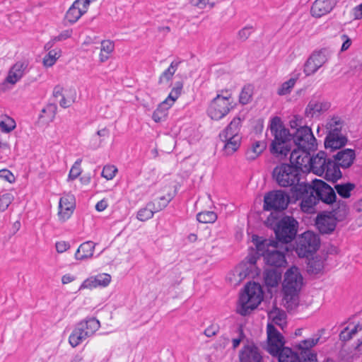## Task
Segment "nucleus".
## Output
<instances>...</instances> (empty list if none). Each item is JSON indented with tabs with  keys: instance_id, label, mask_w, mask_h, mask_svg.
<instances>
[{
	"instance_id": "nucleus-1",
	"label": "nucleus",
	"mask_w": 362,
	"mask_h": 362,
	"mask_svg": "<svg viewBox=\"0 0 362 362\" xmlns=\"http://www.w3.org/2000/svg\"><path fill=\"white\" fill-rule=\"evenodd\" d=\"M272 178L281 187H291V196L300 200L301 210L307 214H314L320 202H332L336 194L331 186L322 180L315 179L311 183L302 180V173L293 165L281 163L272 171Z\"/></svg>"
},
{
	"instance_id": "nucleus-2",
	"label": "nucleus",
	"mask_w": 362,
	"mask_h": 362,
	"mask_svg": "<svg viewBox=\"0 0 362 362\" xmlns=\"http://www.w3.org/2000/svg\"><path fill=\"white\" fill-rule=\"evenodd\" d=\"M270 131L274 136L271 144V152L273 154L286 156L291 151L290 143L293 140L296 149L317 148V139L313 135L312 129L308 126L300 127L293 133L286 129L279 117H274L270 122Z\"/></svg>"
},
{
	"instance_id": "nucleus-3",
	"label": "nucleus",
	"mask_w": 362,
	"mask_h": 362,
	"mask_svg": "<svg viewBox=\"0 0 362 362\" xmlns=\"http://www.w3.org/2000/svg\"><path fill=\"white\" fill-rule=\"evenodd\" d=\"M258 239V236L253 238L256 241L257 253L264 257L265 263L276 268L285 267L287 264L286 253L288 251L287 245L280 244L274 240L264 239L259 241Z\"/></svg>"
},
{
	"instance_id": "nucleus-4",
	"label": "nucleus",
	"mask_w": 362,
	"mask_h": 362,
	"mask_svg": "<svg viewBox=\"0 0 362 362\" xmlns=\"http://www.w3.org/2000/svg\"><path fill=\"white\" fill-rule=\"evenodd\" d=\"M303 276L296 267H292L285 273L283 283V303L288 310L296 309L299 305V293L303 286Z\"/></svg>"
},
{
	"instance_id": "nucleus-5",
	"label": "nucleus",
	"mask_w": 362,
	"mask_h": 362,
	"mask_svg": "<svg viewBox=\"0 0 362 362\" xmlns=\"http://www.w3.org/2000/svg\"><path fill=\"white\" fill-rule=\"evenodd\" d=\"M262 299L263 291L260 284L250 282L245 286L244 293L240 296L236 312L242 316H246L260 304Z\"/></svg>"
},
{
	"instance_id": "nucleus-6",
	"label": "nucleus",
	"mask_w": 362,
	"mask_h": 362,
	"mask_svg": "<svg viewBox=\"0 0 362 362\" xmlns=\"http://www.w3.org/2000/svg\"><path fill=\"white\" fill-rule=\"evenodd\" d=\"M298 223L291 216H284L276 224L274 230L276 241L280 244L287 245L295 238L298 231Z\"/></svg>"
},
{
	"instance_id": "nucleus-7",
	"label": "nucleus",
	"mask_w": 362,
	"mask_h": 362,
	"mask_svg": "<svg viewBox=\"0 0 362 362\" xmlns=\"http://www.w3.org/2000/svg\"><path fill=\"white\" fill-rule=\"evenodd\" d=\"M100 327V323L95 317H90L81 321L76 325L69 337V344L76 347L83 340L92 336Z\"/></svg>"
},
{
	"instance_id": "nucleus-8",
	"label": "nucleus",
	"mask_w": 362,
	"mask_h": 362,
	"mask_svg": "<svg viewBox=\"0 0 362 362\" xmlns=\"http://www.w3.org/2000/svg\"><path fill=\"white\" fill-rule=\"evenodd\" d=\"M320 240L316 233L307 230L300 235L296 240L294 250L299 257H309L320 247Z\"/></svg>"
},
{
	"instance_id": "nucleus-9",
	"label": "nucleus",
	"mask_w": 362,
	"mask_h": 362,
	"mask_svg": "<svg viewBox=\"0 0 362 362\" xmlns=\"http://www.w3.org/2000/svg\"><path fill=\"white\" fill-rule=\"evenodd\" d=\"M233 108L230 101V95L226 91V95H217L211 102L208 108V115L214 120H218L227 115Z\"/></svg>"
},
{
	"instance_id": "nucleus-10",
	"label": "nucleus",
	"mask_w": 362,
	"mask_h": 362,
	"mask_svg": "<svg viewBox=\"0 0 362 362\" xmlns=\"http://www.w3.org/2000/svg\"><path fill=\"white\" fill-rule=\"evenodd\" d=\"M289 202L290 197L286 192L274 190L264 195L263 208L265 211H281L287 208Z\"/></svg>"
},
{
	"instance_id": "nucleus-11",
	"label": "nucleus",
	"mask_w": 362,
	"mask_h": 362,
	"mask_svg": "<svg viewBox=\"0 0 362 362\" xmlns=\"http://www.w3.org/2000/svg\"><path fill=\"white\" fill-rule=\"evenodd\" d=\"M183 88V82L177 81L172 88L168 96L163 100L153 112L152 118L156 122L164 120L167 116L168 110L174 104L180 97Z\"/></svg>"
},
{
	"instance_id": "nucleus-12",
	"label": "nucleus",
	"mask_w": 362,
	"mask_h": 362,
	"mask_svg": "<svg viewBox=\"0 0 362 362\" xmlns=\"http://www.w3.org/2000/svg\"><path fill=\"white\" fill-rule=\"evenodd\" d=\"M329 57V52L326 48L315 51L307 59L304 65L303 71L306 76L314 74L327 61Z\"/></svg>"
},
{
	"instance_id": "nucleus-13",
	"label": "nucleus",
	"mask_w": 362,
	"mask_h": 362,
	"mask_svg": "<svg viewBox=\"0 0 362 362\" xmlns=\"http://www.w3.org/2000/svg\"><path fill=\"white\" fill-rule=\"evenodd\" d=\"M267 351L272 356H276L281 352L284 346V338L283 335L272 325H267Z\"/></svg>"
},
{
	"instance_id": "nucleus-14",
	"label": "nucleus",
	"mask_w": 362,
	"mask_h": 362,
	"mask_svg": "<svg viewBox=\"0 0 362 362\" xmlns=\"http://www.w3.org/2000/svg\"><path fill=\"white\" fill-rule=\"evenodd\" d=\"M311 151V149H293L291 153V164L298 168L300 173L310 172L312 158L310 151Z\"/></svg>"
},
{
	"instance_id": "nucleus-15",
	"label": "nucleus",
	"mask_w": 362,
	"mask_h": 362,
	"mask_svg": "<svg viewBox=\"0 0 362 362\" xmlns=\"http://www.w3.org/2000/svg\"><path fill=\"white\" fill-rule=\"evenodd\" d=\"M174 194L168 193L166 196L160 197L163 203H159L157 206L155 202H148L145 208L141 209L137 213V218L141 221H146L151 218L154 213L165 209L169 202L173 199Z\"/></svg>"
},
{
	"instance_id": "nucleus-16",
	"label": "nucleus",
	"mask_w": 362,
	"mask_h": 362,
	"mask_svg": "<svg viewBox=\"0 0 362 362\" xmlns=\"http://www.w3.org/2000/svg\"><path fill=\"white\" fill-rule=\"evenodd\" d=\"M239 362H264L260 349L254 343L245 344L238 353Z\"/></svg>"
},
{
	"instance_id": "nucleus-17",
	"label": "nucleus",
	"mask_w": 362,
	"mask_h": 362,
	"mask_svg": "<svg viewBox=\"0 0 362 362\" xmlns=\"http://www.w3.org/2000/svg\"><path fill=\"white\" fill-rule=\"evenodd\" d=\"M320 337L310 338L301 341L297 345L296 349L297 352L301 356L303 362H317V355L313 353L311 348L317 344Z\"/></svg>"
},
{
	"instance_id": "nucleus-18",
	"label": "nucleus",
	"mask_w": 362,
	"mask_h": 362,
	"mask_svg": "<svg viewBox=\"0 0 362 362\" xmlns=\"http://www.w3.org/2000/svg\"><path fill=\"white\" fill-rule=\"evenodd\" d=\"M337 223V221L328 212L319 214L315 220V226L321 234L332 233L336 228Z\"/></svg>"
},
{
	"instance_id": "nucleus-19",
	"label": "nucleus",
	"mask_w": 362,
	"mask_h": 362,
	"mask_svg": "<svg viewBox=\"0 0 362 362\" xmlns=\"http://www.w3.org/2000/svg\"><path fill=\"white\" fill-rule=\"evenodd\" d=\"M74 209V197L67 194L60 198L59 203L58 216L62 221L69 219Z\"/></svg>"
},
{
	"instance_id": "nucleus-20",
	"label": "nucleus",
	"mask_w": 362,
	"mask_h": 362,
	"mask_svg": "<svg viewBox=\"0 0 362 362\" xmlns=\"http://www.w3.org/2000/svg\"><path fill=\"white\" fill-rule=\"evenodd\" d=\"M112 277L106 273L99 274L86 279L81 285L79 289L106 287L111 282Z\"/></svg>"
},
{
	"instance_id": "nucleus-21",
	"label": "nucleus",
	"mask_w": 362,
	"mask_h": 362,
	"mask_svg": "<svg viewBox=\"0 0 362 362\" xmlns=\"http://www.w3.org/2000/svg\"><path fill=\"white\" fill-rule=\"evenodd\" d=\"M330 107V103L326 101L310 100L305 110L307 117H317L322 113L327 111Z\"/></svg>"
},
{
	"instance_id": "nucleus-22",
	"label": "nucleus",
	"mask_w": 362,
	"mask_h": 362,
	"mask_svg": "<svg viewBox=\"0 0 362 362\" xmlns=\"http://www.w3.org/2000/svg\"><path fill=\"white\" fill-rule=\"evenodd\" d=\"M333 157L341 168L346 169L354 163L356 153L354 149L345 148L338 151Z\"/></svg>"
},
{
	"instance_id": "nucleus-23",
	"label": "nucleus",
	"mask_w": 362,
	"mask_h": 362,
	"mask_svg": "<svg viewBox=\"0 0 362 362\" xmlns=\"http://www.w3.org/2000/svg\"><path fill=\"white\" fill-rule=\"evenodd\" d=\"M327 204L332 205V211L328 212L331 216L338 222L342 221L347 217L349 214V207L345 201H337V197L334 200L328 203Z\"/></svg>"
},
{
	"instance_id": "nucleus-24",
	"label": "nucleus",
	"mask_w": 362,
	"mask_h": 362,
	"mask_svg": "<svg viewBox=\"0 0 362 362\" xmlns=\"http://www.w3.org/2000/svg\"><path fill=\"white\" fill-rule=\"evenodd\" d=\"M333 0H315L311 7V15L315 18H320L329 13L334 7Z\"/></svg>"
},
{
	"instance_id": "nucleus-25",
	"label": "nucleus",
	"mask_w": 362,
	"mask_h": 362,
	"mask_svg": "<svg viewBox=\"0 0 362 362\" xmlns=\"http://www.w3.org/2000/svg\"><path fill=\"white\" fill-rule=\"evenodd\" d=\"M358 336V342L356 349L362 353L361 347L362 346V325H355L352 329L349 327H345L339 334V339L343 341H347L351 339L354 337Z\"/></svg>"
},
{
	"instance_id": "nucleus-26",
	"label": "nucleus",
	"mask_w": 362,
	"mask_h": 362,
	"mask_svg": "<svg viewBox=\"0 0 362 362\" xmlns=\"http://www.w3.org/2000/svg\"><path fill=\"white\" fill-rule=\"evenodd\" d=\"M28 62H18L12 66L8 71L6 81L11 84L16 83L24 75L28 69Z\"/></svg>"
},
{
	"instance_id": "nucleus-27",
	"label": "nucleus",
	"mask_w": 362,
	"mask_h": 362,
	"mask_svg": "<svg viewBox=\"0 0 362 362\" xmlns=\"http://www.w3.org/2000/svg\"><path fill=\"white\" fill-rule=\"evenodd\" d=\"M312 161L310 162V172L319 176H322L325 173V168L327 161L329 158H327V153L324 151H319L316 156H311Z\"/></svg>"
},
{
	"instance_id": "nucleus-28",
	"label": "nucleus",
	"mask_w": 362,
	"mask_h": 362,
	"mask_svg": "<svg viewBox=\"0 0 362 362\" xmlns=\"http://www.w3.org/2000/svg\"><path fill=\"white\" fill-rule=\"evenodd\" d=\"M340 166L335 161V160L329 159L325 168L324 177L333 182H336L338 180L341 178L342 173L340 170Z\"/></svg>"
},
{
	"instance_id": "nucleus-29",
	"label": "nucleus",
	"mask_w": 362,
	"mask_h": 362,
	"mask_svg": "<svg viewBox=\"0 0 362 362\" xmlns=\"http://www.w3.org/2000/svg\"><path fill=\"white\" fill-rule=\"evenodd\" d=\"M221 141L224 144L223 151L225 155L230 156L235 153L240 147L242 136H222V134H219Z\"/></svg>"
},
{
	"instance_id": "nucleus-30",
	"label": "nucleus",
	"mask_w": 362,
	"mask_h": 362,
	"mask_svg": "<svg viewBox=\"0 0 362 362\" xmlns=\"http://www.w3.org/2000/svg\"><path fill=\"white\" fill-rule=\"evenodd\" d=\"M347 141V137L343 134H327L325 139V146L326 148L337 149L345 146Z\"/></svg>"
},
{
	"instance_id": "nucleus-31",
	"label": "nucleus",
	"mask_w": 362,
	"mask_h": 362,
	"mask_svg": "<svg viewBox=\"0 0 362 362\" xmlns=\"http://www.w3.org/2000/svg\"><path fill=\"white\" fill-rule=\"evenodd\" d=\"M282 270L280 268L266 269L264 272V281L267 287H275L281 279Z\"/></svg>"
},
{
	"instance_id": "nucleus-32",
	"label": "nucleus",
	"mask_w": 362,
	"mask_h": 362,
	"mask_svg": "<svg viewBox=\"0 0 362 362\" xmlns=\"http://www.w3.org/2000/svg\"><path fill=\"white\" fill-rule=\"evenodd\" d=\"M95 243L92 241H86L82 243L78 248L75 257L78 260H83L93 257Z\"/></svg>"
},
{
	"instance_id": "nucleus-33",
	"label": "nucleus",
	"mask_w": 362,
	"mask_h": 362,
	"mask_svg": "<svg viewBox=\"0 0 362 362\" xmlns=\"http://www.w3.org/2000/svg\"><path fill=\"white\" fill-rule=\"evenodd\" d=\"M276 356L279 362H303V358L298 352H295L288 347L282 349L281 352Z\"/></svg>"
},
{
	"instance_id": "nucleus-34",
	"label": "nucleus",
	"mask_w": 362,
	"mask_h": 362,
	"mask_svg": "<svg viewBox=\"0 0 362 362\" xmlns=\"http://www.w3.org/2000/svg\"><path fill=\"white\" fill-rule=\"evenodd\" d=\"M241 119L239 117H234L230 124L220 133L222 136H241L240 131L241 128Z\"/></svg>"
},
{
	"instance_id": "nucleus-35",
	"label": "nucleus",
	"mask_w": 362,
	"mask_h": 362,
	"mask_svg": "<svg viewBox=\"0 0 362 362\" xmlns=\"http://www.w3.org/2000/svg\"><path fill=\"white\" fill-rule=\"evenodd\" d=\"M181 61L174 60L171 62L169 67L165 69L160 76L158 78V83L163 84L164 83H168L173 78V75L175 71L177 70L179 65L180 64Z\"/></svg>"
},
{
	"instance_id": "nucleus-36",
	"label": "nucleus",
	"mask_w": 362,
	"mask_h": 362,
	"mask_svg": "<svg viewBox=\"0 0 362 362\" xmlns=\"http://www.w3.org/2000/svg\"><path fill=\"white\" fill-rule=\"evenodd\" d=\"M115 45L111 40H103L101 42L100 52L99 54V60L103 63L106 62L114 51Z\"/></svg>"
},
{
	"instance_id": "nucleus-37",
	"label": "nucleus",
	"mask_w": 362,
	"mask_h": 362,
	"mask_svg": "<svg viewBox=\"0 0 362 362\" xmlns=\"http://www.w3.org/2000/svg\"><path fill=\"white\" fill-rule=\"evenodd\" d=\"M344 121L338 116H334L328 120L326 124L327 134H342L341 129Z\"/></svg>"
},
{
	"instance_id": "nucleus-38",
	"label": "nucleus",
	"mask_w": 362,
	"mask_h": 362,
	"mask_svg": "<svg viewBox=\"0 0 362 362\" xmlns=\"http://www.w3.org/2000/svg\"><path fill=\"white\" fill-rule=\"evenodd\" d=\"M79 1H74L66 13V19L70 23H76L84 14L78 6Z\"/></svg>"
},
{
	"instance_id": "nucleus-39",
	"label": "nucleus",
	"mask_w": 362,
	"mask_h": 362,
	"mask_svg": "<svg viewBox=\"0 0 362 362\" xmlns=\"http://www.w3.org/2000/svg\"><path fill=\"white\" fill-rule=\"evenodd\" d=\"M356 188V185L351 182H346L342 184H336L334 189L332 188L336 193L344 199H347L351 197V192Z\"/></svg>"
},
{
	"instance_id": "nucleus-40",
	"label": "nucleus",
	"mask_w": 362,
	"mask_h": 362,
	"mask_svg": "<svg viewBox=\"0 0 362 362\" xmlns=\"http://www.w3.org/2000/svg\"><path fill=\"white\" fill-rule=\"evenodd\" d=\"M324 266V261L320 257H316L309 260L307 271L311 274H318L323 271Z\"/></svg>"
},
{
	"instance_id": "nucleus-41",
	"label": "nucleus",
	"mask_w": 362,
	"mask_h": 362,
	"mask_svg": "<svg viewBox=\"0 0 362 362\" xmlns=\"http://www.w3.org/2000/svg\"><path fill=\"white\" fill-rule=\"evenodd\" d=\"M268 316L274 324L281 327L285 322L286 317V313L276 307H274L272 310L268 313Z\"/></svg>"
},
{
	"instance_id": "nucleus-42",
	"label": "nucleus",
	"mask_w": 362,
	"mask_h": 362,
	"mask_svg": "<svg viewBox=\"0 0 362 362\" xmlns=\"http://www.w3.org/2000/svg\"><path fill=\"white\" fill-rule=\"evenodd\" d=\"M253 95V87L250 84L245 85L239 95V102L242 105H247L251 102Z\"/></svg>"
},
{
	"instance_id": "nucleus-43",
	"label": "nucleus",
	"mask_w": 362,
	"mask_h": 362,
	"mask_svg": "<svg viewBox=\"0 0 362 362\" xmlns=\"http://www.w3.org/2000/svg\"><path fill=\"white\" fill-rule=\"evenodd\" d=\"M76 95L75 90L70 89L66 90L64 95H62L59 101L60 106L64 108L70 107L75 102Z\"/></svg>"
},
{
	"instance_id": "nucleus-44",
	"label": "nucleus",
	"mask_w": 362,
	"mask_h": 362,
	"mask_svg": "<svg viewBox=\"0 0 362 362\" xmlns=\"http://www.w3.org/2000/svg\"><path fill=\"white\" fill-rule=\"evenodd\" d=\"M197 219L203 223H212L217 219V214L211 211H201L197 214Z\"/></svg>"
},
{
	"instance_id": "nucleus-45",
	"label": "nucleus",
	"mask_w": 362,
	"mask_h": 362,
	"mask_svg": "<svg viewBox=\"0 0 362 362\" xmlns=\"http://www.w3.org/2000/svg\"><path fill=\"white\" fill-rule=\"evenodd\" d=\"M60 57V51L56 49L50 50L43 58V64L46 67L53 66L57 59Z\"/></svg>"
},
{
	"instance_id": "nucleus-46",
	"label": "nucleus",
	"mask_w": 362,
	"mask_h": 362,
	"mask_svg": "<svg viewBox=\"0 0 362 362\" xmlns=\"http://www.w3.org/2000/svg\"><path fill=\"white\" fill-rule=\"evenodd\" d=\"M15 127V121L9 117H4L0 119V128L3 132L8 133L11 132Z\"/></svg>"
},
{
	"instance_id": "nucleus-47",
	"label": "nucleus",
	"mask_w": 362,
	"mask_h": 362,
	"mask_svg": "<svg viewBox=\"0 0 362 362\" xmlns=\"http://www.w3.org/2000/svg\"><path fill=\"white\" fill-rule=\"evenodd\" d=\"M296 80L297 78H291L287 81L283 83L281 87L278 89L277 93L279 95H284L290 93L296 82Z\"/></svg>"
},
{
	"instance_id": "nucleus-48",
	"label": "nucleus",
	"mask_w": 362,
	"mask_h": 362,
	"mask_svg": "<svg viewBox=\"0 0 362 362\" xmlns=\"http://www.w3.org/2000/svg\"><path fill=\"white\" fill-rule=\"evenodd\" d=\"M81 162L82 159L78 158L75 161L74 164L71 167L69 174V177L71 180H75L81 175L82 172L81 168L80 167Z\"/></svg>"
},
{
	"instance_id": "nucleus-49",
	"label": "nucleus",
	"mask_w": 362,
	"mask_h": 362,
	"mask_svg": "<svg viewBox=\"0 0 362 362\" xmlns=\"http://www.w3.org/2000/svg\"><path fill=\"white\" fill-rule=\"evenodd\" d=\"M13 200V196L6 193L0 196V211H4Z\"/></svg>"
},
{
	"instance_id": "nucleus-50",
	"label": "nucleus",
	"mask_w": 362,
	"mask_h": 362,
	"mask_svg": "<svg viewBox=\"0 0 362 362\" xmlns=\"http://www.w3.org/2000/svg\"><path fill=\"white\" fill-rule=\"evenodd\" d=\"M117 172V168L114 165H105L102 171L101 175L106 180H112Z\"/></svg>"
},
{
	"instance_id": "nucleus-51",
	"label": "nucleus",
	"mask_w": 362,
	"mask_h": 362,
	"mask_svg": "<svg viewBox=\"0 0 362 362\" xmlns=\"http://www.w3.org/2000/svg\"><path fill=\"white\" fill-rule=\"evenodd\" d=\"M190 4L199 8H204L206 5H210V7H213L214 3H211L210 0H189Z\"/></svg>"
},
{
	"instance_id": "nucleus-52",
	"label": "nucleus",
	"mask_w": 362,
	"mask_h": 362,
	"mask_svg": "<svg viewBox=\"0 0 362 362\" xmlns=\"http://www.w3.org/2000/svg\"><path fill=\"white\" fill-rule=\"evenodd\" d=\"M251 27H245L241 29L238 34V38L242 41L246 40L251 35Z\"/></svg>"
},
{
	"instance_id": "nucleus-53",
	"label": "nucleus",
	"mask_w": 362,
	"mask_h": 362,
	"mask_svg": "<svg viewBox=\"0 0 362 362\" xmlns=\"http://www.w3.org/2000/svg\"><path fill=\"white\" fill-rule=\"evenodd\" d=\"M219 330V327L217 325H211L205 329L204 333L207 337H211L216 335Z\"/></svg>"
},
{
	"instance_id": "nucleus-54",
	"label": "nucleus",
	"mask_w": 362,
	"mask_h": 362,
	"mask_svg": "<svg viewBox=\"0 0 362 362\" xmlns=\"http://www.w3.org/2000/svg\"><path fill=\"white\" fill-rule=\"evenodd\" d=\"M0 177L4 179L10 183H12L15 180L13 175L8 170L4 169L0 170Z\"/></svg>"
},
{
	"instance_id": "nucleus-55",
	"label": "nucleus",
	"mask_w": 362,
	"mask_h": 362,
	"mask_svg": "<svg viewBox=\"0 0 362 362\" xmlns=\"http://www.w3.org/2000/svg\"><path fill=\"white\" fill-rule=\"evenodd\" d=\"M238 332H239V337L233 339L232 340L233 343V348L235 349H236L240 344L241 341L245 337V334L243 333V329L241 326H239L238 328Z\"/></svg>"
},
{
	"instance_id": "nucleus-56",
	"label": "nucleus",
	"mask_w": 362,
	"mask_h": 362,
	"mask_svg": "<svg viewBox=\"0 0 362 362\" xmlns=\"http://www.w3.org/2000/svg\"><path fill=\"white\" fill-rule=\"evenodd\" d=\"M265 148L266 145L264 142L256 141L252 144L251 149L259 155L265 149Z\"/></svg>"
},
{
	"instance_id": "nucleus-57",
	"label": "nucleus",
	"mask_w": 362,
	"mask_h": 362,
	"mask_svg": "<svg viewBox=\"0 0 362 362\" xmlns=\"http://www.w3.org/2000/svg\"><path fill=\"white\" fill-rule=\"evenodd\" d=\"M55 246L56 250L59 253H62L66 251L70 247L69 244L65 241L57 242Z\"/></svg>"
},
{
	"instance_id": "nucleus-58",
	"label": "nucleus",
	"mask_w": 362,
	"mask_h": 362,
	"mask_svg": "<svg viewBox=\"0 0 362 362\" xmlns=\"http://www.w3.org/2000/svg\"><path fill=\"white\" fill-rule=\"evenodd\" d=\"M44 111H47V112L49 113V118L52 119L55 116L57 106L53 104H49L44 108Z\"/></svg>"
},
{
	"instance_id": "nucleus-59",
	"label": "nucleus",
	"mask_w": 362,
	"mask_h": 362,
	"mask_svg": "<svg viewBox=\"0 0 362 362\" xmlns=\"http://www.w3.org/2000/svg\"><path fill=\"white\" fill-rule=\"evenodd\" d=\"M290 127L292 129L297 130V128H299L301 126V119H299L297 116H294V117L290 120L289 122Z\"/></svg>"
},
{
	"instance_id": "nucleus-60",
	"label": "nucleus",
	"mask_w": 362,
	"mask_h": 362,
	"mask_svg": "<svg viewBox=\"0 0 362 362\" xmlns=\"http://www.w3.org/2000/svg\"><path fill=\"white\" fill-rule=\"evenodd\" d=\"M93 0H76L75 1H79L78 4L79 8L81 9V11L85 13L87 11L88 7L90 5V3Z\"/></svg>"
},
{
	"instance_id": "nucleus-61",
	"label": "nucleus",
	"mask_w": 362,
	"mask_h": 362,
	"mask_svg": "<svg viewBox=\"0 0 362 362\" xmlns=\"http://www.w3.org/2000/svg\"><path fill=\"white\" fill-rule=\"evenodd\" d=\"M71 30H64L62 33H60L57 37H56L54 40V41H60L62 40H66L71 37Z\"/></svg>"
},
{
	"instance_id": "nucleus-62",
	"label": "nucleus",
	"mask_w": 362,
	"mask_h": 362,
	"mask_svg": "<svg viewBox=\"0 0 362 362\" xmlns=\"http://www.w3.org/2000/svg\"><path fill=\"white\" fill-rule=\"evenodd\" d=\"M107 202L105 199H102L98 202L95 205V209L98 211H103L107 207Z\"/></svg>"
},
{
	"instance_id": "nucleus-63",
	"label": "nucleus",
	"mask_w": 362,
	"mask_h": 362,
	"mask_svg": "<svg viewBox=\"0 0 362 362\" xmlns=\"http://www.w3.org/2000/svg\"><path fill=\"white\" fill-rule=\"evenodd\" d=\"M342 37L346 39L341 47V51L344 52L349 48L351 45V40L346 35H343Z\"/></svg>"
},
{
	"instance_id": "nucleus-64",
	"label": "nucleus",
	"mask_w": 362,
	"mask_h": 362,
	"mask_svg": "<svg viewBox=\"0 0 362 362\" xmlns=\"http://www.w3.org/2000/svg\"><path fill=\"white\" fill-rule=\"evenodd\" d=\"M354 18L355 19L362 18V3L354 8Z\"/></svg>"
}]
</instances>
